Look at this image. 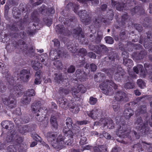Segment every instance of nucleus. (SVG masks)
I'll use <instances>...</instances> for the list:
<instances>
[{"instance_id":"1","label":"nucleus","mask_w":152,"mask_h":152,"mask_svg":"<svg viewBox=\"0 0 152 152\" xmlns=\"http://www.w3.org/2000/svg\"><path fill=\"white\" fill-rule=\"evenodd\" d=\"M63 132L65 134L64 137V138H63L62 136L61 135H59L58 136V140H60L59 144L61 143L60 148H58V150L61 149L62 147L66 145H70L73 142V135L74 133L76 132L74 130L73 132L71 130H66L64 129H63Z\"/></svg>"},{"instance_id":"2","label":"nucleus","mask_w":152,"mask_h":152,"mask_svg":"<svg viewBox=\"0 0 152 152\" xmlns=\"http://www.w3.org/2000/svg\"><path fill=\"white\" fill-rule=\"evenodd\" d=\"M7 80L9 84L8 87L10 89V97H11V99L15 100V99L20 96V87L18 85L14 84V81L12 79V77L7 74L6 76Z\"/></svg>"},{"instance_id":"3","label":"nucleus","mask_w":152,"mask_h":152,"mask_svg":"<svg viewBox=\"0 0 152 152\" xmlns=\"http://www.w3.org/2000/svg\"><path fill=\"white\" fill-rule=\"evenodd\" d=\"M99 87L103 93L107 95H110L113 94V88L115 89L117 88V86L113 81L108 80H107L102 83Z\"/></svg>"},{"instance_id":"4","label":"nucleus","mask_w":152,"mask_h":152,"mask_svg":"<svg viewBox=\"0 0 152 152\" xmlns=\"http://www.w3.org/2000/svg\"><path fill=\"white\" fill-rule=\"evenodd\" d=\"M122 119L119 118L116 119V123L118 127V131L116 132V134L120 138H125L127 136V134L130 132V128L129 127L126 128V126L124 124V121H121Z\"/></svg>"},{"instance_id":"5","label":"nucleus","mask_w":152,"mask_h":152,"mask_svg":"<svg viewBox=\"0 0 152 152\" xmlns=\"http://www.w3.org/2000/svg\"><path fill=\"white\" fill-rule=\"evenodd\" d=\"M135 124L137 126V128L142 134H147L149 133L150 129L148 126L147 121H143L141 117H138L135 120Z\"/></svg>"},{"instance_id":"6","label":"nucleus","mask_w":152,"mask_h":152,"mask_svg":"<svg viewBox=\"0 0 152 152\" xmlns=\"http://www.w3.org/2000/svg\"><path fill=\"white\" fill-rule=\"evenodd\" d=\"M58 133L56 132H48L45 135L47 138L48 141L50 142L52 146L56 149L58 150V148L60 147L62 144L61 143L59 144L60 140H58V137H56Z\"/></svg>"},{"instance_id":"7","label":"nucleus","mask_w":152,"mask_h":152,"mask_svg":"<svg viewBox=\"0 0 152 152\" xmlns=\"http://www.w3.org/2000/svg\"><path fill=\"white\" fill-rule=\"evenodd\" d=\"M133 4L134 2L130 0L127 1V4H126L122 2H118L113 0H111V6L113 7H115L116 9L119 11H123L124 10H127L126 7L130 6L131 3Z\"/></svg>"},{"instance_id":"8","label":"nucleus","mask_w":152,"mask_h":152,"mask_svg":"<svg viewBox=\"0 0 152 152\" xmlns=\"http://www.w3.org/2000/svg\"><path fill=\"white\" fill-rule=\"evenodd\" d=\"M41 103L40 101H36L33 103L31 105V110L32 113L35 114L37 113L44 112L46 109L41 107Z\"/></svg>"},{"instance_id":"9","label":"nucleus","mask_w":152,"mask_h":152,"mask_svg":"<svg viewBox=\"0 0 152 152\" xmlns=\"http://www.w3.org/2000/svg\"><path fill=\"white\" fill-rule=\"evenodd\" d=\"M58 101L59 106L63 109H66L70 107H72V101H69L66 98H60L58 99Z\"/></svg>"},{"instance_id":"10","label":"nucleus","mask_w":152,"mask_h":152,"mask_svg":"<svg viewBox=\"0 0 152 152\" xmlns=\"http://www.w3.org/2000/svg\"><path fill=\"white\" fill-rule=\"evenodd\" d=\"M101 114V111L96 108L92 110L87 112L88 115L94 120L98 119L99 117H100Z\"/></svg>"},{"instance_id":"11","label":"nucleus","mask_w":152,"mask_h":152,"mask_svg":"<svg viewBox=\"0 0 152 152\" xmlns=\"http://www.w3.org/2000/svg\"><path fill=\"white\" fill-rule=\"evenodd\" d=\"M46 111L44 112L37 113L35 114V118L36 120L39 122H41L45 120V123L46 125H47L48 123V119L45 116Z\"/></svg>"},{"instance_id":"12","label":"nucleus","mask_w":152,"mask_h":152,"mask_svg":"<svg viewBox=\"0 0 152 152\" xmlns=\"http://www.w3.org/2000/svg\"><path fill=\"white\" fill-rule=\"evenodd\" d=\"M66 124L67 128L65 126L64 128L63 129H64L65 130H67L68 131L70 130L69 129H70L72 130V132H73L74 130L76 132V129L75 128H76V125L75 124H73V126H72V122L71 119L69 118H68L66 119Z\"/></svg>"},{"instance_id":"13","label":"nucleus","mask_w":152,"mask_h":152,"mask_svg":"<svg viewBox=\"0 0 152 152\" xmlns=\"http://www.w3.org/2000/svg\"><path fill=\"white\" fill-rule=\"evenodd\" d=\"M114 98L118 101L127 100L126 94L124 92L121 91H117L116 93Z\"/></svg>"},{"instance_id":"14","label":"nucleus","mask_w":152,"mask_h":152,"mask_svg":"<svg viewBox=\"0 0 152 152\" xmlns=\"http://www.w3.org/2000/svg\"><path fill=\"white\" fill-rule=\"evenodd\" d=\"M76 76L80 81H84L85 80L86 75L85 73L81 70L78 69L75 72Z\"/></svg>"},{"instance_id":"15","label":"nucleus","mask_w":152,"mask_h":152,"mask_svg":"<svg viewBox=\"0 0 152 152\" xmlns=\"http://www.w3.org/2000/svg\"><path fill=\"white\" fill-rule=\"evenodd\" d=\"M109 51V48H107L104 45H101L98 47L97 49L96 53L100 55H103L104 53H107Z\"/></svg>"},{"instance_id":"16","label":"nucleus","mask_w":152,"mask_h":152,"mask_svg":"<svg viewBox=\"0 0 152 152\" xmlns=\"http://www.w3.org/2000/svg\"><path fill=\"white\" fill-rule=\"evenodd\" d=\"M29 72L26 70H22L20 73V78L24 82H26L29 78Z\"/></svg>"},{"instance_id":"17","label":"nucleus","mask_w":152,"mask_h":152,"mask_svg":"<svg viewBox=\"0 0 152 152\" xmlns=\"http://www.w3.org/2000/svg\"><path fill=\"white\" fill-rule=\"evenodd\" d=\"M133 70L136 74L138 73L139 71H140L141 72L140 75L141 77H144L145 76V72L143 71V67L142 65L139 64L137 65V66L134 67Z\"/></svg>"},{"instance_id":"18","label":"nucleus","mask_w":152,"mask_h":152,"mask_svg":"<svg viewBox=\"0 0 152 152\" xmlns=\"http://www.w3.org/2000/svg\"><path fill=\"white\" fill-rule=\"evenodd\" d=\"M1 125L3 128L8 130H11L14 127L13 123L11 122L8 121H3L1 124Z\"/></svg>"},{"instance_id":"19","label":"nucleus","mask_w":152,"mask_h":152,"mask_svg":"<svg viewBox=\"0 0 152 152\" xmlns=\"http://www.w3.org/2000/svg\"><path fill=\"white\" fill-rule=\"evenodd\" d=\"M77 14L83 22H86L87 24H88V21L86 19L88 16L86 14V10H81L77 13Z\"/></svg>"},{"instance_id":"20","label":"nucleus","mask_w":152,"mask_h":152,"mask_svg":"<svg viewBox=\"0 0 152 152\" xmlns=\"http://www.w3.org/2000/svg\"><path fill=\"white\" fill-rule=\"evenodd\" d=\"M124 71L120 67H118L115 71V78L116 80H118L121 76L124 75Z\"/></svg>"},{"instance_id":"21","label":"nucleus","mask_w":152,"mask_h":152,"mask_svg":"<svg viewBox=\"0 0 152 152\" xmlns=\"http://www.w3.org/2000/svg\"><path fill=\"white\" fill-rule=\"evenodd\" d=\"M56 31L57 34L66 35V31L63 25H57L56 27Z\"/></svg>"},{"instance_id":"22","label":"nucleus","mask_w":152,"mask_h":152,"mask_svg":"<svg viewBox=\"0 0 152 152\" xmlns=\"http://www.w3.org/2000/svg\"><path fill=\"white\" fill-rule=\"evenodd\" d=\"M133 111L131 109H126L124 111V115L126 119H129L134 114Z\"/></svg>"},{"instance_id":"23","label":"nucleus","mask_w":152,"mask_h":152,"mask_svg":"<svg viewBox=\"0 0 152 152\" xmlns=\"http://www.w3.org/2000/svg\"><path fill=\"white\" fill-rule=\"evenodd\" d=\"M81 32L82 29L81 28H77L74 29L72 32L73 34L74 37H77L78 36H80V34L82 37H84V35L81 33Z\"/></svg>"},{"instance_id":"24","label":"nucleus","mask_w":152,"mask_h":152,"mask_svg":"<svg viewBox=\"0 0 152 152\" xmlns=\"http://www.w3.org/2000/svg\"><path fill=\"white\" fill-rule=\"evenodd\" d=\"M36 78L35 79L34 83L36 84H40L41 82V72L39 71L36 72L35 74Z\"/></svg>"},{"instance_id":"25","label":"nucleus","mask_w":152,"mask_h":152,"mask_svg":"<svg viewBox=\"0 0 152 152\" xmlns=\"http://www.w3.org/2000/svg\"><path fill=\"white\" fill-rule=\"evenodd\" d=\"M122 55L123 58L124 62H126V63L127 64L128 62H129L131 64H132V61L130 59H127L129 57V54L126 51H124L122 53Z\"/></svg>"},{"instance_id":"26","label":"nucleus","mask_w":152,"mask_h":152,"mask_svg":"<svg viewBox=\"0 0 152 152\" xmlns=\"http://www.w3.org/2000/svg\"><path fill=\"white\" fill-rule=\"evenodd\" d=\"M6 102H7V105L11 108L14 107L16 106V102L15 100L11 99L10 98V99H8L7 100Z\"/></svg>"},{"instance_id":"27","label":"nucleus","mask_w":152,"mask_h":152,"mask_svg":"<svg viewBox=\"0 0 152 152\" xmlns=\"http://www.w3.org/2000/svg\"><path fill=\"white\" fill-rule=\"evenodd\" d=\"M14 140L15 144L17 145L20 144L23 141L22 138L18 135L15 134H14Z\"/></svg>"},{"instance_id":"28","label":"nucleus","mask_w":152,"mask_h":152,"mask_svg":"<svg viewBox=\"0 0 152 152\" xmlns=\"http://www.w3.org/2000/svg\"><path fill=\"white\" fill-rule=\"evenodd\" d=\"M50 122L52 126L55 128H57L58 127V124L56 117L54 115H52L51 117Z\"/></svg>"},{"instance_id":"29","label":"nucleus","mask_w":152,"mask_h":152,"mask_svg":"<svg viewBox=\"0 0 152 152\" xmlns=\"http://www.w3.org/2000/svg\"><path fill=\"white\" fill-rule=\"evenodd\" d=\"M55 76L54 78L55 81L58 83H61V81L63 80L62 74L56 73L55 74Z\"/></svg>"},{"instance_id":"30","label":"nucleus","mask_w":152,"mask_h":152,"mask_svg":"<svg viewBox=\"0 0 152 152\" xmlns=\"http://www.w3.org/2000/svg\"><path fill=\"white\" fill-rule=\"evenodd\" d=\"M38 17V13L36 11H34L31 14V19L34 22L37 23L39 21V20Z\"/></svg>"},{"instance_id":"31","label":"nucleus","mask_w":152,"mask_h":152,"mask_svg":"<svg viewBox=\"0 0 152 152\" xmlns=\"http://www.w3.org/2000/svg\"><path fill=\"white\" fill-rule=\"evenodd\" d=\"M31 100V98L25 95L22 99L21 102L23 104L27 105L30 103Z\"/></svg>"},{"instance_id":"32","label":"nucleus","mask_w":152,"mask_h":152,"mask_svg":"<svg viewBox=\"0 0 152 152\" xmlns=\"http://www.w3.org/2000/svg\"><path fill=\"white\" fill-rule=\"evenodd\" d=\"M41 10L42 12L44 11L46 12L47 13L48 12L49 13L51 14H53L55 13V11L54 8L53 7H50V8H47L45 7H42L41 8Z\"/></svg>"},{"instance_id":"33","label":"nucleus","mask_w":152,"mask_h":152,"mask_svg":"<svg viewBox=\"0 0 152 152\" xmlns=\"http://www.w3.org/2000/svg\"><path fill=\"white\" fill-rule=\"evenodd\" d=\"M16 133V132L14 130L12 131L10 134L8 135L6 139V141L7 143L11 142L13 140V138L14 137V134Z\"/></svg>"},{"instance_id":"34","label":"nucleus","mask_w":152,"mask_h":152,"mask_svg":"<svg viewBox=\"0 0 152 152\" xmlns=\"http://www.w3.org/2000/svg\"><path fill=\"white\" fill-rule=\"evenodd\" d=\"M144 56V52L142 51H141L139 53L134 54L133 57L135 60H139L143 58Z\"/></svg>"},{"instance_id":"35","label":"nucleus","mask_w":152,"mask_h":152,"mask_svg":"<svg viewBox=\"0 0 152 152\" xmlns=\"http://www.w3.org/2000/svg\"><path fill=\"white\" fill-rule=\"evenodd\" d=\"M94 152H106L107 148L105 146H101L99 147H95L94 148Z\"/></svg>"},{"instance_id":"36","label":"nucleus","mask_w":152,"mask_h":152,"mask_svg":"<svg viewBox=\"0 0 152 152\" xmlns=\"http://www.w3.org/2000/svg\"><path fill=\"white\" fill-rule=\"evenodd\" d=\"M33 68L36 70H37L41 66V64L37 61H32L31 63Z\"/></svg>"},{"instance_id":"37","label":"nucleus","mask_w":152,"mask_h":152,"mask_svg":"<svg viewBox=\"0 0 152 152\" xmlns=\"http://www.w3.org/2000/svg\"><path fill=\"white\" fill-rule=\"evenodd\" d=\"M114 124L112 120L110 118H107L106 126L109 129H113L114 127Z\"/></svg>"},{"instance_id":"38","label":"nucleus","mask_w":152,"mask_h":152,"mask_svg":"<svg viewBox=\"0 0 152 152\" xmlns=\"http://www.w3.org/2000/svg\"><path fill=\"white\" fill-rule=\"evenodd\" d=\"M29 130V128L28 126L27 125H25L20 128L19 129V132L21 133L24 134L28 132Z\"/></svg>"},{"instance_id":"39","label":"nucleus","mask_w":152,"mask_h":152,"mask_svg":"<svg viewBox=\"0 0 152 152\" xmlns=\"http://www.w3.org/2000/svg\"><path fill=\"white\" fill-rule=\"evenodd\" d=\"M109 51L107 52L109 53L108 58L109 59L112 60H113L115 59V54L114 52L111 51V48H109Z\"/></svg>"},{"instance_id":"40","label":"nucleus","mask_w":152,"mask_h":152,"mask_svg":"<svg viewBox=\"0 0 152 152\" xmlns=\"http://www.w3.org/2000/svg\"><path fill=\"white\" fill-rule=\"evenodd\" d=\"M61 54V53L60 50H59L58 52L55 50L53 51H51L50 55V56H53H53H54L55 57L54 58V59H55L56 58H57Z\"/></svg>"},{"instance_id":"41","label":"nucleus","mask_w":152,"mask_h":152,"mask_svg":"<svg viewBox=\"0 0 152 152\" xmlns=\"http://www.w3.org/2000/svg\"><path fill=\"white\" fill-rule=\"evenodd\" d=\"M136 112L139 113H144L146 112V107L145 105L139 107Z\"/></svg>"},{"instance_id":"42","label":"nucleus","mask_w":152,"mask_h":152,"mask_svg":"<svg viewBox=\"0 0 152 152\" xmlns=\"http://www.w3.org/2000/svg\"><path fill=\"white\" fill-rule=\"evenodd\" d=\"M35 93L34 90L33 89H30L26 91L25 95L29 97L34 96L35 95Z\"/></svg>"},{"instance_id":"43","label":"nucleus","mask_w":152,"mask_h":152,"mask_svg":"<svg viewBox=\"0 0 152 152\" xmlns=\"http://www.w3.org/2000/svg\"><path fill=\"white\" fill-rule=\"evenodd\" d=\"M59 91L60 94L66 95L69 93V89H65L64 88H60Z\"/></svg>"},{"instance_id":"44","label":"nucleus","mask_w":152,"mask_h":152,"mask_svg":"<svg viewBox=\"0 0 152 152\" xmlns=\"http://www.w3.org/2000/svg\"><path fill=\"white\" fill-rule=\"evenodd\" d=\"M72 107H70V108L73 109L72 111L73 113L76 114L79 112L80 109L78 107L75 105L73 103L72 104Z\"/></svg>"},{"instance_id":"45","label":"nucleus","mask_w":152,"mask_h":152,"mask_svg":"<svg viewBox=\"0 0 152 152\" xmlns=\"http://www.w3.org/2000/svg\"><path fill=\"white\" fill-rule=\"evenodd\" d=\"M103 71L105 72L109 76L110 75L112 76L114 73V71L112 69H104Z\"/></svg>"},{"instance_id":"46","label":"nucleus","mask_w":152,"mask_h":152,"mask_svg":"<svg viewBox=\"0 0 152 152\" xmlns=\"http://www.w3.org/2000/svg\"><path fill=\"white\" fill-rule=\"evenodd\" d=\"M43 20L46 25L48 26H50L52 22V20L51 18L47 17L43 19Z\"/></svg>"},{"instance_id":"47","label":"nucleus","mask_w":152,"mask_h":152,"mask_svg":"<svg viewBox=\"0 0 152 152\" xmlns=\"http://www.w3.org/2000/svg\"><path fill=\"white\" fill-rule=\"evenodd\" d=\"M134 87V84L133 83H127L124 85V87L127 89L133 88Z\"/></svg>"},{"instance_id":"48","label":"nucleus","mask_w":152,"mask_h":152,"mask_svg":"<svg viewBox=\"0 0 152 152\" xmlns=\"http://www.w3.org/2000/svg\"><path fill=\"white\" fill-rule=\"evenodd\" d=\"M53 64L58 68L61 69L63 67L62 64L59 60L55 61L53 63Z\"/></svg>"},{"instance_id":"49","label":"nucleus","mask_w":152,"mask_h":152,"mask_svg":"<svg viewBox=\"0 0 152 152\" xmlns=\"http://www.w3.org/2000/svg\"><path fill=\"white\" fill-rule=\"evenodd\" d=\"M137 83L139 86L141 88H144L145 87V83L141 79H140L137 80Z\"/></svg>"},{"instance_id":"50","label":"nucleus","mask_w":152,"mask_h":152,"mask_svg":"<svg viewBox=\"0 0 152 152\" xmlns=\"http://www.w3.org/2000/svg\"><path fill=\"white\" fill-rule=\"evenodd\" d=\"M77 88H78L80 92L82 93H85L86 90V88L82 84L79 85L77 86Z\"/></svg>"},{"instance_id":"51","label":"nucleus","mask_w":152,"mask_h":152,"mask_svg":"<svg viewBox=\"0 0 152 152\" xmlns=\"http://www.w3.org/2000/svg\"><path fill=\"white\" fill-rule=\"evenodd\" d=\"M105 39L107 43L109 44H112L113 42V39L110 37H107L105 38Z\"/></svg>"},{"instance_id":"52","label":"nucleus","mask_w":152,"mask_h":152,"mask_svg":"<svg viewBox=\"0 0 152 152\" xmlns=\"http://www.w3.org/2000/svg\"><path fill=\"white\" fill-rule=\"evenodd\" d=\"M54 43V46L57 48H59L60 45V42L56 39H54L53 40Z\"/></svg>"},{"instance_id":"53","label":"nucleus","mask_w":152,"mask_h":152,"mask_svg":"<svg viewBox=\"0 0 152 152\" xmlns=\"http://www.w3.org/2000/svg\"><path fill=\"white\" fill-rule=\"evenodd\" d=\"M140 9L139 7L136 6L135 7L132 9L131 11V13L132 15L135 14L137 12H138Z\"/></svg>"},{"instance_id":"54","label":"nucleus","mask_w":152,"mask_h":152,"mask_svg":"<svg viewBox=\"0 0 152 152\" xmlns=\"http://www.w3.org/2000/svg\"><path fill=\"white\" fill-rule=\"evenodd\" d=\"M97 101V99L96 98L91 97L90 98L89 102L91 104L94 105L96 103Z\"/></svg>"},{"instance_id":"55","label":"nucleus","mask_w":152,"mask_h":152,"mask_svg":"<svg viewBox=\"0 0 152 152\" xmlns=\"http://www.w3.org/2000/svg\"><path fill=\"white\" fill-rule=\"evenodd\" d=\"M133 148L136 149V150H137L139 151H142L143 150L141 145L139 143L134 145Z\"/></svg>"},{"instance_id":"56","label":"nucleus","mask_w":152,"mask_h":152,"mask_svg":"<svg viewBox=\"0 0 152 152\" xmlns=\"http://www.w3.org/2000/svg\"><path fill=\"white\" fill-rule=\"evenodd\" d=\"M74 45H70L67 46V49L68 50L72 52H75L77 51V49L73 47Z\"/></svg>"},{"instance_id":"57","label":"nucleus","mask_w":152,"mask_h":152,"mask_svg":"<svg viewBox=\"0 0 152 152\" xmlns=\"http://www.w3.org/2000/svg\"><path fill=\"white\" fill-rule=\"evenodd\" d=\"M77 86L75 87L72 88V94L74 95H76L78 93L80 92L78 88H77Z\"/></svg>"},{"instance_id":"58","label":"nucleus","mask_w":152,"mask_h":152,"mask_svg":"<svg viewBox=\"0 0 152 152\" xmlns=\"http://www.w3.org/2000/svg\"><path fill=\"white\" fill-rule=\"evenodd\" d=\"M107 120V118H102L100 120L99 123L101 125L103 124L104 127L105 126H106Z\"/></svg>"},{"instance_id":"59","label":"nucleus","mask_w":152,"mask_h":152,"mask_svg":"<svg viewBox=\"0 0 152 152\" xmlns=\"http://www.w3.org/2000/svg\"><path fill=\"white\" fill-rule=\"evenodd\" d=\"M61 83H62L63 86H67L69 84V79H63V80L61 81Z\"/></svg>"},{"instance_id":"60","label":"nucleus","mask_w":152,"mask_h":152,"mask_svg":"<svg viewBox=\"0 0 152 152\" xmlns=\"http://www.w3.org/2000/svg\"><path fill=\"white\" fill-rule=\"evenodd\" d=\"M75 70V68L74 66L71 65L69 67L67 70V72L68 73H72L74 72Z\"/></svg>"},{"instance_id":"61","label":"nucleus","mask_w":152,"mask_h":152,"mask_svg":"<svg viewBox=\"0 0 152 152\" xmlns=\"http://www.w3.org/2000/svg\"><path fill=\"white\" fill-rule=\"evenodd\" d=\"M102 39V36L101 34H99L97 33V36L96 39V42L97 43H99Z\"/></svg>"},{"instance_id":"62","label":"nucleus","mask_w":152,"mask_h":152,"mask_svg":"<svg viewBox=\"0 0 152 152\" xmlns=\"http://www.w3.org/2000/svg\"><path fill=\"white\" fill-rule=\"evenodd\" d=\"M8 152H15L16 149L12 145L9 146L7 148Z\"/></svg>"},{"instance_id":"63","label":"nucleus","mask_w":152,"mask_h":152,"mask_svg":"<svg viewBox=\"0 0 152 152\" xmlns=\"http://www.w3.org/2000/svg\"><path fill=\"white\" fill-rule=\"evenodd\" d=\"M6 88L2 83H0V91L4 92L6 90Z\"/></svg>"},{"instance_id":"64","label":"nucleus","mask_w":152,"mask_h":152,"mask_svg":"<svg viewBox=\"0 0 152 152\" xmlns=\"http://www.w3.org/2000/svg\"><path fill=\"white\" fill-rule=\"evenodd\" d=\"M19 27V25H18L16 24H14L12 26L11 29L12 30H13L15 31H17L19 30L18 28Z\"/></svg>"}]
</instances>
